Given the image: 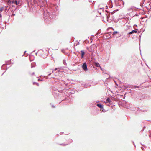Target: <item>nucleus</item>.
<instances>
[{
    "label": "nucleus",
    "mask_w": 151,
    "mask_h": 151,
    "mask_svg": "<svg viewBox=\"0 0 151 151\" xmlns=\"http://www.w3.org/2000/svg\"><path fill=\"white\" fill-rule=\"evenodd\" d=\"M44 18L46 21H47V19L48 20L50 21L52 19L55 18V14H51L47 10L44 13Z\"/></svg>",
    "instance_id": "nucleus-1"
},
{
    "label": "nucleus",
    "mask_w": 151,
    "mask_h": 151,
    "mask_svg": "<svg viewBox=\"0 0 151 151\" xmlns=\"http://www.w3.org/2000/svg\"><path fill=\"white\" fill-rule=\"evenodd\" d=\"M80 83H81V85L83 86L86 88H87L88 86H90L88 84L86 83L85 82H83L82 81H81Z\"/></svg>",
    "instance_id": "nucleus-2"
},
{
    "label": "nucleus",
    "mask_w": 151,
    "mask_h": 151,
    "mask_svg": "<svg viewBox=\"0 0 151 151\" xmlns=\"http://www.w3.org/2000/svg\"><path fill=\"white\" fill-rule=\"evenodd\" d=\"M101 4H100L99 6V9L98 10V12H99L100 14H101V10H102V11H104V7H102L101 6Z\"/></svg>",
    "instance_id": "nucleus-3"
},
{
    "label": "nucleus",
    "mask_w": 151,
    "mask_h": 151,
    "mask_svg": "<svg viewBox=\"0 0 151 151\" xmlns=\"http://www.w3.org/2000/svg\"><path fill=\"white\" fill-rule=\"evenodd\" d=\"M82 67L84 70H87L88 69L87 68L86 63H85L83 64L82 66Z\"/></svg>",
    "instance_id": "nucleus-4"
},
{
    "label": "nucleus",
    "mask_w": 151,
    "mask_h": 151,
    "mask_svg": "<svg viewBox=\"0 0 151 151\" xmlns=\"http://www.w3.org/2000/svg\"><path fill=\"white\" fill-rule=\"evenodd\" d=\"M15 4L17 5L20 6L21 5V0H15Z\"/></svg>",
    "instance_id": "nucleus-5"
},
{
    "label": "nucleus",
    "mask_w": 151,
    "mask_h": 151,
    "mask_svg": "<svg viewBox=\"0 0 151 151\" xmlns=\"http://www.w3.org/2000/svg\"><path fill=\"white\" fill-rule=\"evenodd\" d=\"M105 17H106L107 19V21L109 22L110 21L109 19V14H105Z\"/></svg>",
    "instance_id": "nucleus-6"
},
{
    "label": "nucleus",
    "mask_w": 151,
    "mask_h": 151,
    "mask_svg": "<svg viewBox=\"0 0 151 151\" xmlns=\"http://www.w3.org/2000/svg\"><path fill=\"white\" fill-rule=\"evenodd\" d=\"M137 32V31L136 30H133L132 31L128 33V34H132L134 33H136Z\"/></svg>",
    "instance_id": "nucleus-7"
},
{
    "label": "nucleus",
    "mask_w": 151,
    "mask_h": 151,
    "mask_svg": "<svg viewBox=\"0 0 151 151\" xmlns=\"http://www.w3.org/2000/svg\"><path fill=\"white\" fill-rule=\"evenodd\" d=\"M97 106L101 109L103 108V105L100 104H97Z\"/></svg>",
    "instance_id": "nucleus-8"
},
{
    "label": "nucleus",
    "mask_w": 151,
    "mask_h": 151,
    "mask_svg": "<svg viewBox=\"0 0 151 151\" xmlns=\"http://www.w3.org/2000/svg\"><path fill=\"white\" fill-rule=\"evenodd\" d=\"M111 102V101L110 100V98H108L106 100V103H110Z\"/></svg>",
    "instance_id": "nucleus-9"
},
{
    "label": "nucleus",
    "mask_w": 151,
    "mask_h": 151,
    "mask_svg": "<svg viewBox=\"0 0 151 151\" xmlns=\"http://www.w3.org/2000/svg\"><path fill=\"white\" fill-rule=\"evenodd\" d=\"M95 66L96 67H101L99 64L98 63H95Z\"/></svg>",
    "instance_id": "nucleus-10"
},
{
    "label": "nucleus",
    "mask_w": 151,
    "mask_h": 151,
    "mask_svg": "<svg viewBox=\"0 0 151 151\" xmlns=\"http://www.w3.org/2000/svg\"><path fill=\"white\" fill-rule=\"evenodd\" d=\"M81 57L82 58H83V56L85 54V52L83 50H81Z\"/></svg>",
    "instance_id": "nucleus-11"
},
{
    "label": "nucleus",
    "mask_w": 151,
    "mask_h": 151,
    "mask_svg": "<svg viewBox=\"0 0 151 151\" xmlns=\"http://www.w3.org/2000/svg\"><path fill=\"white\" fill-rule=\"evenodd\" d=\"M4 9V8L3 7H2L0 8V13Z\"/></svg>",
    "instance_id": "nucleus-12"
},
{
    "label": "nucleus",
    "mask_w": 151,
    "mask_h": 151,
    "mask_svg": "<svg viewBox=\"0 0 151 151\" xmlns=\"http://www.w3.org/2000/svg\"><path fill=\"white\" fill-rule=\"evenodd\" d=\"M63 63L65 65H66V63L65 61V59L63 60Z\"/></svg>",
    "instance_id": "nucleus-13"
},
{
    "label": "nucleus",
    "mask_w": 151,
    "mask_h": 151,
    "mask_svg": "<svg viewBox=\"0 0 151 151\" xmlns=\"http://www.w3.org/2000/svg\"><path fill=\"white\" fill-rule=\"evenodd\" d=\"M33 84L34 85L35 84H36L37 86H39V84L38 83H36V82H34L33 83Z\"/></svg>",
    "instance_id": "nucleus-14"
},
{
    "label": "nucleus",
    "mask_w": 151,
    "mask_h": 151,
    "mask_svg": "<svg viewBox=\"0 0 151 151\" xmlns=\"http://www.w3.org/2000/svg\"><path fill=\"white\" fill-rule=\"evenodd\" d=\"M128 10L129 11H131V10H132V7H130L128 9Z\"/></svg>",
    "instance_id": "nucleus-15"
},
{
    "label": "nucleus",
    "mask_w": 151,
    "mask_h": 151,
    "mask_svg": "<svg viewBox=\"0 0 151 151\" xmlns=\"http://www.w3.org/2000/svg\"><path fill=\"white\" fill-rule=\"evenodd\" d=\"M68 144H69V143L66 144H60V145H63V146H65V145H68Z\"/></svg>",
    "instance_id": "nucleus-16"
},
{
    "label": "nucleus",
    "mask_w": 151,
    "mask_h": 151,
    "mask_svg": "<svg viewBox=\"0 0 151 151\" xmlns=\"http://www.w3.org/2000/svg\"><path fill=\"white\" fill-rule=\"evenodd\" d=\"M118 32H117V31H114V32H113V34H116V33H117Z\"/></svg>",
    "instance_id": "nucleus-17"
},
{
    "label": "nucleus",
    "mask_w": 151,
    "mask_h": 151,
    "mask_svg": "<svg viewBox=\"0 0 151 151\" xmlns=\"http://www.w3.org/2000/svg\"><path fill=\"white\" fill-rule=\"evenodd\" d=\"M15 0H13L12 1V3H14L15 4Z\"/></svg>",
    "instance_id": "nucleus-18"
},
{
    "label": "nucleus",
    "mask_w": 151,
    "mask_h": 151,
    "mask_svg": "<svg viewBox=\"0 0 151 151\" xmlns=\"http://www.w3.org/2000/svg\"><path fill=\"white\" fill-rule=\"evenodd\" d=\"M57 68H55V69L54 70H53L52 71V73H53L54 71H55V70H57Z\"/></svg>",
    "instance_id": "nucleus-19"
},
{
    "label": "nucleus",
    "mask_w": 151,
    "mask_h": 151,
    "mask_svg": "<svg viewBox=\"0 0 151 151\" xmlns=\"http://www.w3.org/2000/svg\"><path fill=\"white\" fill-rule=\"evenodd\" d=\"M69 140V141H70V142H73V141H72V139H70Z\"/></svg>",
    "instance_id": "nucleus-20"
},
{
    "label": "nucleus",
    "mask_w": 151,
    "mask_h": 151,
    "mask_svg": "<svg viewBox=\"0 0 151 151\" xmlns=\"http://www.w3.org/2000/svg\"><path fill=\"white\" fill-rule=\"evenodd\" d=\"M89 1L90 2H91L93 1V0H89Z\"/></svg>",
    "instance_id": "nucleus-21"
},
{
    "label": "nucleus",
    "mask_w": 151,
    "mask_h": 151,
    "mask_svg": "<svg viewBox=\"0 0 151 151\" xmlns=\"http://www.w3.org/2000/svg\"><path fill=\"white\" fill-rule=\"evenodd\" d=\"M51 74V73H49V74L48 75V76H46V77H47L48 76L50 75V74Z\"/></svg>",
    "instance_id": "nucleus-22"
},
{
    "label": "nucleus",
    "mask_w": 151,
    "mask_h": 151,
    "mask_svg": "<svg viewBox=\"0 0 151 151\" xmlns=\"http://www.w3.org/2000/svg\"><path fill=\"white\" fill-rule=\"evenodd\" d=\"M114 11H113L112 12H111V14H114Z\"/></svg>",
    "instance_id": "nucleus-23"
},
{
    "label": "nucleus",
    "mask_w": 151,
    "mask_h": 151,
    "mask_svg": "<svg viewBox=\"0 0 151 151\" xmlns=\"http://www.w3.org/2000/svg\"><path fill=\"white\" fill-rule=\"evenodd\" d=\"M15 14H12V15H11V16H15Z\"/></svg>",
    "instance_id": "nucleus-24"
},
{
    "label": "nucleus",
    "mask_w": 151,
    "mask_h": 151,
    "mask_svg": "<svg viewBox=\"0 0 151 151\" xmlns=\"http://www.w3.org/2000/svg\"><path fill=\"white\" fill-rule=\"evenodd\" d=\"M52 107L53 108H55V106L54 105H52Z\"/></svg>",
    "instance_id": "nucleus-25"
},
{
    "label": "nucleus",
    "mask_w": 151,
    "mask_h": 151,
    "mask_svg": "<svg viewBox=\"0 0 151 151\" xmlns=\"http://www.w3.org/2000/svg\"><path fill=\"white\" fill-rule=\"evenodd\" d=\"M1 16H2V15H1V13H0V17H1Z\"/></svg>",
    "instance_id": "nucleus-26"
},
{
    "label": "nucleus",
    "mask_w": 151,
    "mask_h": 151,
    "mask_svg": "<svg viewBox=\"0 0 151 151\" xmlns=\"http://www.w3.org/2000/svg\"><path fill=\"white\" fill-rule=\"evenodd\" d=\"M35 74V73L34 72H33L32 73V74L31 75H34Z\"/></svg>",
    "instance_id": "nucleus-27"
},
{
    "label": "nucleus",
    "mask_w": 151,
    "mask_h": 151,
    "mask_svg": "<svg viewBox=\"0 0 151 151\" xmlns=\"http://www.w3.org/2000/svg\"><path fill=\"white\" fill-rule=\"evenodd\" d=\"M135 87L138 88L139 87L138 86H135Z\"/></svg>",
    "instance_id": "nucleus-28"
},
{
    "label": "nucleus",
    "mask_w": 151,
    "mask_h": 151,
    "mask_svg": "<svg viewBox=\"0 0 151 151\" xmlns=\"http://www.w3.org/2000/svg\"><path fill=\"white\" fill-rule=\"evenodd\" d=\"M124 1H123V5H124Z\"/></svg>",
    "instance_id": "nucleus-29"
},
{
    "label": "nucleus",
    "mask_w": 151,
    "mask_h": 151,
    "mask_svg": "<svg viewBox=\"0 0 151 151\" xmlns=\"http://www.w3.org/2000/svg\"><path fill=\"white\" fill-rule=\"evenodd\" d=\"M26 51H25L24 52V54L26 52Z\"/></svg>",
    "instance_id": "nucleus-30"
},
{
    "label": "nucleus",
    "mask_w": 151,
    "mask_h": 151,
    "mask_svg": "<svg viewBox=\"0 0 151 151\" xmlns=\"http://www.w3.org/2000/svg\"><path fill=\"white\" fill-rule=\"evenodd\" d=\"M38 80L39 81H40V79H38Z\"/></svg>",
    "instance_id": "nucleus-31"
},
{
    "label": "nucleus",
    "mask_w": 151,
    "mask_h": 151,
    "mask_svg": "<svg viewBox=\"0 0 151 151\" xmlns=\"http://www.w3.org/2000/svg\"><path fill=\"white\" fill-rule=\"evenodd\" d=\"M14 10H16V8H15L14 9Z\"/></svg>",
    "instance_id": "nucleus-32"
},
{
    "label": "nucleus",
    "mask_w": 151,
    "mask_h": 151,
    "mask_svg": "<svg viewBox=\"0 0 151 151\" xmlns=\"http://www.w3.org/2000/svg\"><path fill=\"white\" fill-rule=\"evenodd\" d=\"M27 3H28V5H29V3L28 2H27Z\"/></svg>",
    "instance_id": "nucleus-33"
},
{
    "label": "nucleus",
    "mask_w": 151,
    "mask_h": 151,
    "mask_svg": "<svg viewBox=\"0 0 151 151\" xmlns=\"http://www.w3.org/2000/svg\"><path fill=\"white\" fill-rule=\"evenodd\" d=\"M12 7H15L14 6H12Z\"/></svg>",
    "instance_id": "nucleus-34"
}]
</instances>
